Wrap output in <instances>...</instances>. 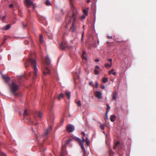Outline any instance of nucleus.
<instances>
[{"instance_id":"1","label":"nucleus","mask_w":156,"mask_h":156,"mask_svg":"<svg viewBox=\"0 0 156 156\" xmlns=\"http://www.w3.org/2000/svg\"><path fill=\"white\" fill-rule=\"evenodd\" d=\"M74 0H69L71 4V9L72 10V13L71 15H68L66 17V21L68 24L73 22L72 26L70 28V30L72 32H74L76 31V27L75 24L76 20V18L77 17L78 12L76 9L75 8L72 4V2Z\"/></svg>"},{"instance_id":"2","label":"nucleus","mask_w":156,"mask_h":156,"mask_svg":"<svg viewBox=\"0 0 156 156\" xmlns=\"http://www.w3.org/2000/svg\"><path fill=\"white\" fill-rule=\"evenodd\" d=\"M29 64L31 65L34 71L33 73L34 75L35 76L38 72L36 66V60L33 58L29 59L25 64V66L26 67L29 66Z\"/></svg>"},{"instance_id":"3","label":"nucleus","mask_w":156,"mask_h":156,"mask_svg":"<svg viewBox=\"0 0 156 156\" xmlns=\"http://www.w3.org/2000/svg\"><path fill=\"white\" fill-rule=\"evenodd\" d=\"M10 88L11 92L15 96L18 95L16 93L19 88V86L17 85L15 82H12L9 85Z\"/></svg>"},{"instance_id":"4","label":"nucleus","mask_w":156,"mask_h":156,"mask_svg":"<svg viewBox=\"0 0 156 156\" xmlns=\"http://www.w3.org/2000/svg\"><path fill=\"white\" fill-rule=\"evenodd\" d=\"M59 46L61 49L64 50L68 47V45L66 42L63 41L61 43L59 44Z\"/></svg>"},{"instance_id":"5","label":"nucleus","mask_w":156,"mask_h":156,"mask_svg":"<svg viewBox=\"0 0 156 156\" xmlns=\"http://www.w3.org/2000/svg\"><path fill=\"white\" fill-rule=\"evenodd\" d=\"M75 129L74 126L72 125L69 124L67 126L66 130L69 132H73Z\"/></svg>"},{"instance_id":"6","label":"nucleus","mask_w":156,"mask_h":156,"mask_svg":"<svg viewBox=\"0 0 156 156\" xmlns=\"http://www.w3.org/2000/svg\"><path fill=\"white\" fill-rule=\"evenodd\" d=\"M78 141L79 142V145L81 147V149L83 150V155L85 156V148L83 146V143L82 142V140L80 138L78 139Z\"/></svg>"},{"instance_id":"7","label":"nucleus","mask_w":156,"mask_h":156,"mask_svg":"<svg viewBox=\"0 0 156 156\" xmlns=\"http://www.w3.org/2000/svg\"><path fill=\"white\" fill-rule=\"evenodd\" d=\"M24 1L27 7L29 8L31 5L34 7V5L31 0H24Z\"/></svg>"},{"instance_id":"8","label":"nucleus","mask_w":156,"mask_h":156,"mask_svg":"<svg viewBox=\"0 0 156 156\" xmlns=\"http://www.w3.org/2000/svg\"><path fill=\"white\" fill-rule=\"evenodd\" d=\"M94 94L96 97L99 99L101 98L102 94L100 91H96L94 92Z\"/></svg>"},{"instance_id":"9","label":"nucleus","mask_w":156,"mask_h":156,"mask_svg":"<svg viewBox=\"0 0 156 156\" xmlns=\"http://www.w3.org/2000/svg\"><path fill=\"white\" fill-rule=\"evenodd\" d=\"M50 73V71L47 67H45L43 70V73L44 75L49 74Z\"/></svg>"},{"instance_id":"10","label":"nucleus","mask_w":156,"mask_h":156,"mask_svg":"<svg viewBox=\"0 0 156 156\" xmlns=\"http://www.w3.org/2000/svg\"><path fill=\"white\" fill-rule=\"evenodd\" d=\"M51 127L50 126L49 128L47 129L44 134V136H47L50 132V131H51Z\"/></svg>"},{"instance_id":"11","label":"nucleus","mask_w":156,"mask_h":156,"mask_svg":"<svg viewBox=\"0 0 156 156\" xmlns=\"http://www.w3.org/2000/svg\"><path fill=\"white\" fill-rule=\"evenodd\" d=\"M45 62L47 65H48L50 63V61L48 55L46 57Z\"/></svg>"},{"instance_id":"12","label":"nucleus","mask_w":156,"mask_h":156,"mask_svg":"<svg viewBox=\"0 0 156 156\" xmlns=\"http://www.w3.org/2000/svg\"><path fill=\"white\" fill-rule=\"evenodd\" d=\"M65 93L66 96L67 97L68 99H70V98L71 92L70 91H65Z\"/></svg>"},{"instance_id":"13","label":"nucleus","mask_w":156,"mask_h":156,"mask_svg":"<svg viewBox=\"0 0 156 156\" xmlns=\"http://www.w3.org/2000/svg\"><path fill=\"white\" fill-rule=\"evenodd\" d=\"M118 96L117 92L115 91L113 95L112 99L113 100H115Z\"/></svg>"},{"instance_id":"14","label":"nucleus","mask_w":156,"mask_h":156,"mask_svg":"<svg viewBox=\"0 0 156 156\" xmlns=\"http://www.w3.org/2000/svg\"><path fill=\"white\" fill-rule=\"evenodd\" d=\"M2 78L6 83H7L9 82L10 77L3 75Z\"/></svg>"},{"instance_id":"15","label":"nucleus","mask_w":156,"mask_h":156,"mask_svg":"<svg viewBox=\"0 0 156 156\" xmlns=\"http://www.w3.org/2000/svg\"><path fill=\"white\" fill-rule=\"evenodd\" d=\"M116 118V116L115 115H112L111 116L110 118V120L112 122H113L115 120V119Z\"/></svg>"},{"instance_id":"16","label":"nucleus","mask_w":156,"mask_h":156,"mask_svg":"<svg viewBox=\"0 0 156 156\" xmlns=\"http://www.w3.org/2000/svg\"><path fill=\"white\" fill-rule=\"evenodd\" d=\"M120 143L119 141H117L115 144L114 146L113 147V148L114 149H115L118 146L119 144Z\"/></svg>"},{"instance_id":"17","label":"nucleus","mask_w":156,"mask_h":156,"mask_svg":"<svg viewBox=\"0 0 156 156\" xmlns=\"http://www.w3.org/2000/svg\"><path fill=\"white\" fill-rule=\"evenodd\" d=\"M36 115L37 116L39 117L40 118L42 117V114L40 112H36Z\"/></svg>"},{"instance_id":"18","label":"nucleus","mask_w":156,"mask_h":156,"mask_svg":"<svg viewBox=\"0 0 156 156\" xmlns=\"http://www.w3.org/2000/svg\"><path fill=\"white\" fill-rule=\"evenodd\" d=\"M64 95L62 94H60L58 97V100H60L62 98H63Z\"/></svg>"},{"instance_id":"19","label":"nucleus","mask_w":156,"mask_h":156,"mask_svg":"<svg viewBox=\"0 0 156 156\" xmlns=\"http://www.w3.org/2000/svg\"><path fill=\"white\" fill-rule=\"evenodd\" d=\"M85 140L86 141V144L87 146H89L90 144V141L88 140L87 137H86Z\"/></svg>"},{"instance_id":"20","label":"nucleus","mask_w":156,"mask_h":156,"mask_svg":"<svg viewBox=\"0 0 156 156\" xmlns=\"http://www.w3.org/2000/svg\"><path fill=\"white\" fill-rule=\"evenodd\" d=\"M108 81V79L107 78L104 77L103 79L102 82L104 83H105Z\"/></svg>"},{"instance_id":"21","label":"nucleus","mask_w":156,"mask_h":156,"mask_svg":"<svg viewBox=\"0 0 156 156\" xmlns=\"http://www.w3.org/2000/svg\"><path fill=\"white\" fill-rule=\"evenodd\" d=\"M107 109H106V114H108V111L110 110V107L109 105L108 104H107Z\"/></svg>"},{"instance_id":"22","label":"nucleus","mask_w":156,"mask_h":156,"mask_svg":"<svg viewBox=\"0 0 156 156\" xmlns=\"http://www.w3.org/2000/svg\"><path fill=\"white\" fill-rule=\"evenodd\" d=\"M28 115V113L27 111V110L25 109L24 110V112L23 113V116L25 117L26 116H27Z\"/></svg>"},{"instance_id":"23","label":"nucleus","mask_w":156,"mask_h":156,"mask_svg":"<svg viewBox=\"0 0 156 156\" xmlns=\"http://www.w3.org/2000/svg\"><path fill=\"white\" fill-rule=\"evenodd\" d=\"M112 63H110V64L108 63H106L105 64V66L107 68H110L112 66Z\"/></svg>"},{"instance_id":"24","label":"nucleus","mask_w":156,"mask_h":156,"mask_svg":"<svg viewBox=\"0 0 156 156\" xmlns=\"http://www.w3.org/2000/svg\"><path fill=\"white\" fill-rule=\"evenodd\" d=\"M85 54V52L84 51H83V54L82 55V58L83 59H85V60H87V58L86 57H85L84 56V54Z\"/></svg>"},{"instance_id":"25","label":"nucleus","mask_w":156,"mask_h":156,"mask_svg":"<svg viewBox=\"0 0 156 156\" xmlns=\"http://www.w3.org/2000/svg\"><path fill=\"white\" fill-rule=\"evenodd\" d=\"M11 27V25L9 24H8L5 26V30H7L10 28Z\"/></svg>"},{"instance_id":"26","label":"nucleus","mask_w":156,"mask_h":156,"mask_svg":"<svg viewBox=\"0 0 156 156\" xmlns=\"http://www.w3.org/2000/svg\"><path fill=\"white\" fill-rule=\"evenodd\" d=\"M83 12L84 13V14H85V15H87L88 12L87 10L85 9H83Z\"/></svg>"},{"instance_id":"27","label":"nucleus","mask_w":156,"mask_h":156,"mask_svg":"<svg viewBox=\"0 0 156 156\" xmlns=\"http://www.w3.org/2000/svg\"><path fill=\"white\" fill-rule=\"evenodd\" d=\"M45 4L46 5H49L51 4V3L49 0H46L45 2Z\"/></svg>"},{"instance_id":"28","label":"nucleus","mask_w":156,"mask_h":156,"mask_svg":"<svg viewBox=\"0 0 156 156\" xmlns=\"http://www.w3.org/2000/svg\"><path fill=\"white\" fill-rule=\"evenodd\" d=\"M84 35V32H83L82 33L81 37V42H82L83 40V37Z\"/></svg>"},{"instance_id":"29","label":"nucleus","mask_w":156,"mask_h":156,"mask_svg":"<svg viewBox=\"0 0 156 156\" xmlns=\"http://www.w3.org/2000/svg\"><path fill=\"white\" fill-rule=\"evenodd\" d=\"M94 73L95 75H98V70L96 69H95L94 70Z\"/></svg>"},{"instance_id":"30","label":"nucleus","mask_w":156,"mask_h":156,"mask_svg":"<svg viewBox=\"0 0 156 156\" xmlns=\"http://www.w3.org/2000/svg\"><path fill=\"white\" fill-rule=\"evenodd\" d=\"M76 104L77 105L79 106H81V101H79L76 102Z\"/></svg>"},{"instance_id":"31","label":"nucleus","mask_w":156,"mask_h":156,"mask_svg":"<svg viewBox=\"0 0 156 156\" xmlns=\"http://www.w3.org/2000/svg\"><path fill=\"white\" fill-rule=\"evenodd\" d=\"M71 141V140H70V139L68 140L66 143V145L68 144H69V143Z\"/></svg>"},{"instance_id":"32","label":"nucleus","mask_w":156,"mask_h":156,"mask_svg":"<svg viewBox=\"0 0 156 156\" xmlns=\"http://www.w3.org/2000/svg\"><path fill=\"white\" fill-rule=\"evenodd\" d=\"M82 142L83 143V142H86V140H85V139L84 138V137H82Z\"/></svg>"},{"instance_id":"33","label":"nucleus","mask_w":156,"mask_h":156,"mask_svg":"<svg viewBox=\"0 0 156 156\" xmlns=\"http://www.w3.org/2000/svg\"><path fill=\"white\" fill-rule=\"evenodd\" d=\"M98 85V82L97 81L95 82V87L96 88H97Z\"/></svg>"},{"instance_id":"34","label":"nucleus","mask_w":156,"mask_h":156,"mask_svg":"<svg viewBox=\"0 0 156 156\" xmlns=\"http://www.w3.org/2000/svg\"><path fill=\"white\" fill-rule=\"evenodd\" d=\"M114 71V70L113 69H112L109 72V74L110 75L112 73V72H113Z\"/></svg>"},{"instance_id":"35","label":"nucleus","mask_w":156,"mask_h":156,"mask_svg":"<svg viewBox=\"0 0 156 156\" xmlns=\"http://www.w3.org/2000/svg\"><path fill=\"white\" fill-rule=\"evenodd\" d=\"M100 128L102 130H104L105 128V127L104 125H101L100 126Z\"/></svg>"},{"instance_id":"36","label":"nucleus","mask_w":156,"mask_h":156,"mask_svg":"<svg viewBox=\"0 0 156 156\" xmlns=\"http://www.w3.org/2000/svg\"><path fill=\"white\" fill-rule=\"evenodd\" d=\"M87 15H85V14L83 15L82 16H81V19H84L86 18V16Z\"/></svg>"},{"instance_id":"37","label":"nucleus","mask_w":156,"mask_h":156,"mask_svg":"<svg viewBox=\"0 0 156 156\" xmlns=\"http://www.w3.org/2000/svg\"><path fill=\"white\" fill-rule=\"evenodd\" d=\"M81 134L83 136V137H84L85 134V133L83 132L81 133Z\"/></svg>"},{"instance_id":"38","label":"nucleus","mask_w":156,"mask_h":156,"mask_svg":"<svg viewBox=\"0 0 156 156\" xmlns=\"http://www.w3.org/2000/svg\"><path fill=\"white\" fill-rule=\"evenodd\" d=\"M9 6L10 8H13V4H10Z\"/></svg>"},{"instance_id":"39","label":"nucleus","mask_w":156,"mask_h":156,"mask_svg":"<svg viewBox=\"0 0 156 156\" xmlns=\"http://www.w3.org/2000/svg\"><path fill=\"white\" fill-rule=\"evenodd\" d=\"M89 84L90 85V86H91L94 87L93 85V82H90L89 83Z\"/></svg>"},{"instance_id":"40","label":"nucleus","mask_w":156,"mask_h":156,"mask_svg":"<svg viewBox=\"0 0 156 156\" xmlns=\"http://www.w3.org/2000/svg\"><path fill=\"white\" fill-rule=\"evenodd\" d=\"M6 18V16H2V19L3 20H4Z\"/></svg>"},{"instance_id":"41","label":"nucleus","mask_w":156,"mask_h":156,"mask_svg":"<svg viewBox=\"0 0 156 156\" xmlns=\"http://www.w3.org/2000/svg\"><path fill=\"white\" fill-rule=\"evenodd\" d=\"M48 109H49V110H50V111L51 112V111L52 110V107L51 106L50 107H49L48 108Z\"/></svg>"},{"instance_id":"42","label":"nucleus","mask_w":156,"mask_h":156,"mask_svg":"<svg viewBox=\"0 0 156 156\" xmlns=\"http://www.w3.org/2000/svg\"><path fill=\"white\" fill-rule=\"evenodd\" d=\"M95 69H98L99 68V67L98 66H96L95 67Z\"/></svg>"},{"instance_id":"43","label":"nucleus","mask_w":156,"mask_h":156,"mask_svg":"<svg viewBox=\"0 0 156 156\" xmlns=\"http://www.w3.org/2000/svg\"><path fill=\"white\" fill-rule=\"evenodd\" d=\"M32 131H33V132H34V130L33 129H32ZM34 133V134H35V136L36 137V140H38V137L35 134V133Z\"/></svg>"},{"instance_id":"44","label":"nucleus","mask_w":156,"mask_h":156,"mask_svg":"<svg viewBox=\"0 0 156 156\" xmlns=\"http://www.w3.org/2000/svg\"><path fill=\"white\" fill-rule=\"evenodd\" d=\"M105 88V86L104 85H102L101 86V88L102 89H104Z\"/></svg>"},{"instance_id":"45","label":"nucleus","mask_w":156,"mask_h":156,"mask_svg":"<svg viewBox=\"0 0 156 156\" xmlns=\"http://www.w3.org/2000/svg\"><path fill=\"white\" fill-rule=\"evenodd\" d=\"M108 61L111 62L110 63H112V59L111 58L109 59Z\"/></svg>"},{"instance_id":"46","label":"nucleus","mask_w":156,"mask_h":156,"mask_svg":"<svg viewBox=\"0 0 156 156\" xmlns=\"http://www.w3.org/2000/svg\"><path fill=\"white\" fill-rule=\"evenodd\" d=\"M99 59H96L95 60V61L96 62H99Z\"/></svg>"},{"instance_id":"47","label":"nucleus","mask_w":156,"mask_h":156,"mask_svg":"<svg viewBox=\"0 0 156 156\" xmlns=\"http://www.w3.org/2000/svg\"><path fill=\"white\" fill-rule=\"evenodd\" d=\"M23 28H25L27 26L26 25L24 24L23 23Z\"/></svg>"},{"instance_id":"48","label":"nucleus","mask_w":156,"mask_h":156,"mask_svg":"<svg viewBox=\"0 0 156 156\" xmlns=\"http://www.w3.org/2000/svg\"><path fill=\"white\" fill-rule=\"evenodd\" d=\"M109 152L110 154H112L113 151L112 150H111L109 151Z\"/></svg>"},{"instance_id":"49","label":"nucleus","mask_w":156,"mask_h":156,"mask_svg":"<svg viewBox=\"0 0 156 156\" xmlns=\"http://www.w3.org/2000/svg\"><path fill=\"white\" fill-rule=\"evenodd\" d=\"M112 74H113L114 75H115L116 74V73L115 72H113L112 73Z\"/></svg>"},{"instance_id":"50","label":"nucleus","mask_w":156,"mask_h":156,"mask_svg":"<svg viewBox=\"0 0 156 156\" xmlns=\"http://www.w3.org/2000/svg\"><path fill=\"white\" fill-rule=\"evenodd\" d=\"M42 38H40V42L41 43H42L43 41H42Z\"/></svg>"},{"instance_id":"51","label":"nucleus","mask_w":156,"mask_h":156,"mask_svg":"<svg viewBox=\"0 0 156 156\" xmlns=\"http://www.w3.org/2000/svg\"><path fill=\"white\" fill-rule=\"evenodd\" d=\"M27 42V43L28 44V43H29V42H28V41L27 40H26L25 41V43H26V42Z\"/></svg>"},{"instance_id":"52","label":"nucleus","mask_w":156,"mask_h":156,"mask_svg":"<svg viewBox=\"0 0 156 156\" xmlns=\"http://www.w3.org/2000/svg\"><path fill=\"white\" fill-rule=\"evenodd\" d=\"M2 156H7L4 153L2 154Z\"/></svg>"},{"instance_id":"53","label":"nucleus","mask_w":156,"mask_h":156,"mask_svg":"<svg viewBox=\"0 0 156 156\" xmlns=\"http://www.w3.org/2000/svg\"><path fill=\"white\" fill-rule=\"evenodd\" d=\"M43 38V36L42 35H41L40 36V38Z\"/></svg>"},{"instance_id":"54","label":"nucleus","mask_w":156,"mask_h":156,"mask_svg":"<svg viewBox=\"0 0 156 156\" xmlns=\"http://www.w3.org/2000/svg\"><path fill=\"white\" fill-rule=\"evenodd\" d=\"M108 38H110V39H112V36H109V37H108Z\"/></svg>"},{"instance_id":"55","label":"nucleus","mask_w":156,"mask_h":156,"mask_svg":"<svg viewBox=\"0 0 156 156\" xmlns=\"http://www.w3.org/2000/svg\"><path fill=\"white\" fill-rule=\"evenodd\" d=\"M90 2V0H87V3H89Z\"/></svg>"},{"instance_id":"56","label":"nucleus","mask_w":156,"mask_h":156,"mask_svg":"<svg viewBox=\"0 0 156 156\" xmlns=\"http://www.w3.org/2000/svg\"><path fill=\"white\" fill-rule=\"evenodd\" d=\"M107 114H106V118L107 119H108V116H107Z\"/></svg>"},{"instance_id":"57","label":"nucleus","mask_w":156,"mask_h":156,"mask_svg":"<svg viewBox=\"0 0 156 156\" xmlns=\"http://www.w3.org/2000/svg\"><path fill=\"white\" fill-rule=\"evenodd\" d=\"M65 147V145H63L62 146V148H63L64 147Z\"/></svg>"},{"instance_id":"58","label":"nucleus","mask_w":156,"mask_h":156,"mask_svg":"<svg viewBox=\"0 0 156 156\" xmlns=\"http://www.w3.org/2000/svg\"><path fill=\"white\" fill-rule=\"evenodd\" d=\"M29 75H31V73H29Z\"/></svg>"}]
</instances>
